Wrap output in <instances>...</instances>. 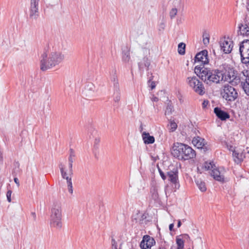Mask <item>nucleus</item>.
<instances>
[{
	"mask_svg": "<svg viewBox=\"0 0 249 249\" xmlns=\"http://www.w3.org/2000/svg\"><path fill=\"white\" fill-rule=\"evenodd\" d=\"M196 69L199 70V77L208 85L219 83L220 81L232 84L234 80H239V79H236L234 71L229 68L211 71L204 68L196 67Z\"/></svg>",
	"mask_w": 249,
	"mask_h": 249,
	"instance_id": "f257e3e1",
	"label": "nucleus"
},
{
	"mask_svg": "<svg viewBox=\"0 0 249 249\" xmlns=\"http://www.w3.org/2000/svg\"><path fill=\"white\" fill-rule=\"evenodd\" d=\"M64 59V55L59 51H53L41 54L40 67L42 71H46L60 63Z\"/></svg>",
	"mask_w": 249,
	"mask_h": 249,
	"instance_id": "f03ea898",
	"label": "nucleus"
},
{
	"mask_svg": "<svg viewBox=\"0 0 249 249\" xmlns=\"http://www.w3.org/2000/svg\"><path fill=\"white\" fill-rule=\"evenodd\" d=\"M172 154L174 157L183 160L193 159L196 155L195 151L190 146L179 142L174 144Z\"/></svg>",
	"mask_w": 249,
	"mask_h": 249,
	"instance_id": "7ed1b4c3",
	"label": "nucleus"
},
{
	"mask_svg": "<svg viewBox=\"0 0 249 249\" xmlns=\"http://www.w3.org/2000/svg\"><path fill=\"white\" fill-rule=\"evenodd\" d=\"M62 204L59 201H54L51 209L50 223L51 226L60 229L62 226Z\"/></svg>",
	"mask_w": 249,
	"mask_h": 249,
	"instance_id": "20e7f679",
	"label": "nucleus"
},
{
	"mask_svg": "<svg viewBox=\"0 0 249 249\" xmlns=\"http://www.w3.org/2000/svg\"><path fill=\"white\" fill-rule=\"evenodd\" d=\"M186 82L190 87L196 93L201 95L205 93V89L202 83L196 76L188 77L187 78Z\"/></svg>",
	"mask_w": 249,
	"mask_h": 249,
	"instance_id": "39448f33",
	"label": "nucleus"
},
{
	"mask_svg": "<svg viewBox=\"0 0 249 249\" xmlns=\"http://www.w3.org/2000/svg\"><path fill=\"white\" fill-rule=\"evenodd\" d=\"M221 94L224 99L231 102L234 101L238 97L236 90L229 84L223 86Z\"/></svg>",
	"mask_w": 249,
	"mask_h": 249,
	"instance_id": "423d86ee",
	"label": "nucleus"
},
{
	"mask_svg": "<svg viewBox=\"0 0 249 249\" xmlns=\"http://www.w3.org/2000/svg\"><path fill=\"white\" fill-rule=\"evenodd\" d=\"M242 62L245 64L249 63V40H244L239 48Z\"/></svg>",
	"mask_w": 249,
	"mask_h": 249,
	"instance_id": "0eeeda50",
	"label": "nucleus"
},
{
	"mask_svg": "<svg viewBox=\"0 0 249 249\" xmlns=\"http://www.w3.org/2000/svg\"><path fill=\"white\" fill-rule=\"evenodd\" d=\"M221 50L225 53H229L233 48V42L229 38L224 37L219 41Z\"/></svg>",
	"mask_w": 249,
	"mask_h": 249,
	"instance_id": "6e6552de",
	"label": "nucleus"
},
{
	"mask_svg": "<svg viewBox=\"0 0 249 249\" xmlns=\"http://www.w3.org/2000/svg\"><path fill=\"white\" fill-rule=\"evenodd\" d=\"M156 243L155 239L148 235H144L140 244L142 249H151Z\"/></svg>",
	"mask_w": 249,
	"mask_h": 249,
	"instance_id": "1a4fd4ad",
	"label": "nucleus"
},
{
	"mask_svg": "<svg viewBox=\"0 0 249 249\" xmlns=\"http://www.w3.org/2000/svg\"><path fill=\"white\" fill-rule=\"evenodd\" d=\"M38 0H31L30 17L34 19L38 17Z\"/></svg>",
	"mask_w": 249,
	"mask_h": 249,
	"instance_id": "9d476101",
	"label": "nucleus"
},
{
	"mask_svg": "<svg viewBox=\"0 0 249 249\" xmlns=\"http://www.w3.org/2000/svg\"><path fill=\"white\" fill-rule=\"evenodd\" d=\"M59 167L60 170L61 176L64 179H65L67 181H71V177L73 174L72 168L69 167L68 169H66L65 165L62 163H60L59 165Z\"/></svg>",
	"mask_w": 249,
	"mask_h": 249,
	"instance_id": "9b49d317",
	"label": "nucleus"
},
{
	"mask_svg": "<svg viewBox=\"0 0 249 249\" xmlns=\"http://www.w3.org/2000/svg\"><path fill=\"white\" fill-rule=\"evenodd\" d=\"M195 62L201 63L202 64H207L209 62L208 52L203 50L196 54L195 57Z\"/></svg>",
	"mask_w": 249,
	"mask_h": 249,
	"instance_id": "f8f14e48",
	"label": "nucleus"
},
{
	"mask_svg": "<svg viewBox=\"0 0 249 249\" xmlns=\"http://www.w3.org/2000/svg\"><path fill=\"white\" fill-rule=\"evenodd\" d=\"M243 76L245 78V81L241 82V85L244 92L249 96V71H244L242 72Z\"/></svg>",
	"mask_w": 249,
	"mask_h": 249,
	"instance_id": "ddd939ff",
	"label": "nucleus"
},
{
	"mask_svg": "<svg viewBox=\"0 0 249 249\" xmlns=\"http://www.w3.org/2000/svg\"><path fill=\"white\" fill-rule=\"evenodd\" d=\"M212 176L213 177V178L219 182H224L226 181L225 178L223 175V173L220 172L218 169L213 168L212 170V172L211 173Z\"/></svg>",
	"mask_w": 249,
	"mask_h": 249,
	"instance_id": "4468645a",
	"label": "nucleus"
},
{
	"mask_svg": "<svg viewBox=\"0 0 249 249\" xmlns=\"http://www.w3.org/2000/svg\"><path fill=\"white\" fill-rule=\"evenodd\" d=\"M122 60L124 63L127 65L130 64L131 62L130 50L127 47L123 50Z\"/></svg>",
	"mask_w": 249,
	"mask_h": 249,
	"instance_id": "2eb2a0df",
	"label": "nucleus"
},
{
	"mask_svg": "<svg viewBox=\"0 0 249 249\" xmlns=\"http://www.w3.org/2000/svg\"><path fill=\"white\" fill-rule=\"evenodd\" d=\"M110 78L113 83L114 89L118 90L120 87L116 70L114 69L110 72Z\"/></svg>",
	"mask_w": 249,
	"mask_h": 249,
	"instance_id": "dca6fc26",
	"label": "nucleus"
},
{
	"mask_svg": "<svg viewBox=\"0 0 249 249\" xmlns=\"http://www.w3.org/2000/svg\"><path fill=\"white\" fill-rule=\"evenodd\" d=\"M214 112L216 116L222 121L226 120L230 118V115L227 112L222 110L218 107L214 108Z\"/></svg>",
	"mask_w": 249,
	"mask_h": 249,
	"instance_id": "f3484780",
	"label": "nucleus"
},
{
	"mask_svg": "<svg viewBox=\"0 0 249 249\" xmlns=\"http://www.w3.org/2000/svg\"><path fill=\"white\" fill-rule=\"evenodd\" d=\"M142 140L145 144H152L155 142V138L153 136H150L149 133L143 132L142 135Z\"/></svg>",
	"mask_w": 249,
	"mask_h": 249,
	"instance_id": "a211bd4d",
	"label": "nucleus"
},
{
	"mask_svg": "<svg viewBox=\"0 0 249 249\" xmlns=\"http://www.w3.org/2000/svg\"><path fill=\"white\" fill-rule=\"evenodd\" d=\"M192 143L197 148H202L205 144V141L204 139L197 137L193 138Z\"/></svg>",
	"mask_w": 249,
	"mask_h": 249,
	"instance_id": "6ab92c4d",
	"label": "nucleus"
},
{
	"mask_svg": "<svg viewBox=\"0 0 249 249\" xmlns=\"http://www.w3.org/2000/svg\"><path fill=\"white\" fill-rule=\"evenodd\" d=\"M167 176L169 180L173 183H174L176 187L177 185L178 186V187H179V185L177 183L178 181V175L176 172L170 171L167 173Z\"/></svg>",
	"mask_w": 249,
	"mask_h": 249,
	"instance_id": "aec40b11",
	"label": "nucleus"
},
{
	"mask_svg": "<svg viewBox=\"0 0 249 249\" xmlns=\"http://www.w3.org/2000/svg\"><path fill=\"white\" fill-rule=\"evenodd\" d=\"M232 155L234 161L237 163L241 162L245 157L242 153H239L235 150L233 151Z\"/></svg>",
	"mask_w": 249,
	"mask_h": 249,
	"instance_id": "412c9836",
	"label": "nucleus"
},
{
	"mask_svg": "<svg viewBox=\"0 0 249 249\" xmlns=\"http://www.w3.org/2000/svg\"><path fill=\"white\" fill-rule=\"evenodd\" d=\"M239 33L243 36H248L249 35V26L247 24H241L239 26Z\"/></svg>",
	"mask_w": 249,
	"mask_h": 249,
	"instance_id": "4be33fe9",
	"label": "nucleus"
},
{
	"mask_svg": "<svg viewBox=\"0 0 249 249\" xmlns=\"http://www.w3.org/2000/svg\"><path fill=\"white\" fill-rule=\"evenodd\" d=\"M150 65V60L147 57H143L142 62L139 63V67L140 70L142 69L144 66L148 68Z\"/></svg>",
	"mask_w": 249,
	"mask_h": 249,
	"instance_id": "5701e85b",
	"label": "nucleus"
},
{
	"mask_svg": "<svg viewBox=\"0 0 249 249\" xmlns=\"http://www.w3.org/2000/svg\"><path fill=\"white\" fill-rule=\"evenodd\" d=\"M196 183L198 187V189L202 192H204L206 191L207 188L205 185V183L200 179H197L196 180Z\"/></svg>",
	"mask_w": 249,
	"mask_h": 249,
	"instance_id": "b1692460",
	"label": "nucleus"
},
{
	"mask_svg": "<svg viewBox=\"0 0 249 249\" xmlns=\"http://www.w3.org/2000/svg\"><path fill=\"white\" fill-rule=\"evenodd\" d=\"M185 44L184 43H180L178 45V53L181 55L184 54L185 53Z\"/></svg>",
	"mask_w": 249,
	"mask_h": 249,
	"instance_id": "393cba45",
	"label": "nucleus"
},
{
	"mask_svg": "<svg viewBox=\"0 0 249 249\" xmlns=\"http://www.w3.org/2000/svg\"><path fill=\"white\" fill-rule=\"evenodd\" d=\"M113 96L114 100L115 102H118L120 100L121 93L120 92V88L118 90L114 89Z\"/></svg>",
	"mask_w": 249,
	"mask_h": 249,
	"instance_id": "a878e982",
	"label": "nucleus"
},
{
	"mask_svg": "<svg viewBox=\"0 0 249 249\" xmlns=\"http://www.w3.org/2000/svg\"><path fill=\"white\" fill-rule=\"evenodd\" d=\"M180 237V236H178L176 238V242L178 245V249H183L184 247V241L183 239Z\"/></svg>",
	"mask_w": 249,
	"mask_h": 249,
	"instance_id": "bb28decb",
	"label": "nucleus"
},
{
	"mask_svg": "<svg viewBox=\"0 0 249 249\" xmlns=\"http://www.w3.org/2000/svg\"><path fill=\"white\" fill-rule=\"evenodd\" d=\"M210 36L206 31L203 33V42L204 45H207L209 43Z\"/></svg>",
	"mask_w": 249,
	"mask_h": 249,
	"instance_id": "cd10ccee",
	"label": "nucleus"
},
{
	"mask_svg": "<svg viewBox=\"0 0 249 249\" xmlns=\"http://www.w3.org/2000/svg\"><path fill=\"white\" fill-rule=\"evenodd\" d=\"M177 124L174 121H170V124L168 125V129L170 132L175 131L177 128Z\"/></svg>",
	"mask_w": 249,
	"mask_h": 249,
	"instance_id": "c85d7f7f",
	"label": "nucleus"
},
{
	"mask_svg": "<svg viewBox=\"0 0 249 249\" xmlns=\"http://www.w3.org/2000/svg\"><path fill=\"white\" fill-rule=\"evenodd\" d=\"M74 156V152L71 149L70 156L69 157V166L70 168H72V163L73 161V157Z\"/></svg>",
	"mask_w": 249,
	"mask_h": 249,
	"instance_id": "c756f323",
	"label": "nucleus"
},
{
	"mask_svg": "<svg viewBox=\"0 0 249 249\" xmlns=\"http://www.w3.org/2000/svg\"><path fill=\"white\" fill-rule=\"evenodd\" d=\"M214 167H215V166L211 162H205L204 164V168L207 170L211 169L212 170L213 168H214Z\"/></svg>",
	"mask_w": 249,
	"mask_h": 249,
	"instance_id": "7c9ffc66",
	"label": "nucleus"
},
{
	"mask_svg": "<svg viewBox=\"0 0 249 249\" xmlns=\"http://www.w3.org/2000/svg\"><path fill=\"white\" fill-rule=\"evenodd\" d=\"M178 13V9L176 8H172L169 13V15L171 19L175 17Z\"/></svg>",
	"mask_w": 249,
	"mask_h": 249,
	"instance_id": "2f4dec72",
	"label": "nucleus"
},
{
	"mask_svg": "<svg viewBox=\"0 0 249 249\" xmlns=\"http://www.w3.org/2000/svg\"><path fill=\"white\" fill-rule=\"evenodd\" d=\"M151 192L152 193L151 196L152 198L154 200L157 199L159 196L157 190L156 188H154L151 190Z\"/></svg>",
	"mask_w": 249,
	"mask_h": 249,
	"instance_id": "473e14b6",
	"label": "nucleus"
},
{
	"mask_svg": "<svg viewBox=\"0 0 249 249\" xmlns=\"http://www.w3.org/2000/svg\"><path fill=\"white\" fill-rule=\"evenodd\" d=\"M69 179V181L67 182V185H68V191L71 194H72L73 189H72V181H70V179Z\"/></svg>",
	"mask_w": 249,
	"mask_h": 249,
	"instance_id": "72a5a7b5",
	"label": "nucleus"
},
{
	"mask_svg": "<svg viewBox=\"0 0 249 249\" xmlns=\"http://www.w3.org/2000/svg\"><path fill=\"white\" fill-rule=\"evenodd\" d=\"M111 249H117V244L116 241L114 238L111 239Z\"/></svg>",
	"mask_w": 249,
	"mask_h": 249,
	"instance_id": "f704fd0d",
	"label": "nucleus"
},
{
	"mask_svg": "<svg viewBox=\"0 0 249 249\" xmlns=\"http://www.w3.org/2000/svg\"><path fill=\"white\" fill-rule=\"evenodd\" d=\"M173 110V107L171 106H168L165 111V115L171 114Z\"/></svg>",
	"mask_w": 249,
	"mask_h": 249,
	"instance_id": "c9c22d12",
	"label": "nucleus"
},
{
	"mask_svg": "<svg viewBox=\"0 0 249 249\" xmlns=\"http://www.w3.org/2000/svg\"><path fill=\"white\" fill-rule=\"evenodd\" d=\"M12 193V191L8 190L6 193V196H7V200L9 202H10L11 201V197Z\"/></svg>",
	"mask_w": 249,
	"mask_h": 249,
	"instance_id": "e433bc0d",
	"label": "nucleus"
},
{
	"mask_svg": "<svg viewBox=\"0 0 249 249\" xmlns=\"http://www.w3.org/2000/svg\"><path fill=\"white\" fill-rule=\"evenodd\" d=\"M159 172L163 180H165L166 178V176L164 175V173L160 169H159Z\"/></svg>",
	"mask_w": 249,
	"mask_h": 249,
	"instance_id": "4c0bfd02",
	"label": "nucleus"
},
{
	"mask_svg": "<svg viewBox=\"0 0 249 249\" xmlns=\"http://www.w3.org/2000/svg\"><path fill=\"white\" fill-rule=\"evenodd\" d=\"M151 89H153L156 87V83L154 81H152L150 85Z\"/></svg>",
	"mask_w": 249,
	"mask_h": 249,
	"instance_id": "58836bf2",
	"label": "nucleus"
},
{
	"mask_svg": "<svg viewBox=\"0 0 249 249\" xmlns=\"http://www.w3.org/2000/svg\"><path fill=\"white\" fill-rule=\"evenodd\" d=\"M165 28V24L163 22L160 24V30H163Z\"/></svg>",
	"mask_w": 249,
	"mask_h": 249,
	"instance_id": "ea45409f",
	"label": "nucleus"
},
{
	"mask_svg": "<svg viewBox=\"0 0 249 249\" xmlns=\"http://www.w3.org/2000/svg\"><path fill=\"white\" fill-rule=\"evenodd\" d=\"M180 236H182V239L184 238L185 239H190V237L187 234H183L182 235H180Z\"/></svg>",
	"mask_w": 249,
	"mask_h": 249,
	"instance_id": "a19ab883",
	"label": "nucleus"
},
{
	"mask_svg": "<svg viewBox=\"0 0 249 249\" xmlns=\"http://www.w3.org/2000/svg\"><path fill=\"white\" fill-rule=\"evenodd\" d=\"M14 182L16 183L17 186L18 187L19 186V181L18 178H15L14 179Z\"/></svg>",
	"mask_w": 249,
	"mask_h": 249,
	"instance_id": "79ce46f5",
	"label": "nucleus"
},
{
	"mask_svg": "<svg viewBox=\"0 0 249 249\" xmlns=\"http://www.w3.org/2000/svg\"><path fill=\"white\" fill-rule=\"evenodd\" d=\"M87 87L89 88V89L92 90L94 88V86L92 84H89L87 85Z\"/></svg>",
	"mask_w": 249,
	"mask_h": 249,
	"instance_id": "37998d69",
	"label": "nucleus"
},
{
	"mask_svg": "<svg viewBox=\"0 0 249 249\" xmlns=\"http://www.w3.org/2000/svg\"><path fill=\"white\" fill-rule=\"evenodd\" d=\"M100 142V139L98 138H96L94 141V145H97Z\"/></svg>",
	"mask_w": 249,
	"mask_h": 249,
	"instance_id": "c03bdc74",
	"label": "nucleus"
},
{
	"mask_svg": "<svg viewBox=\"0 0 249 249\" xmlns=\"http://www.w3.org/2000/svg\"><path fill=\"white\" fill-rule=\"evenodd\" d=\"M173 227H174V224L172 223V224H170L169 227V230L170 231H172L173 229Z\"/></svg>",
	"mask_w": 249,
	"mask_h": 249,
	"instance_id": "a18cd8bd",
	"label": "nucleus"
},
{
	"mask_svg": "<svg viewBox=\"0 0 249 249\" xmlns=\"http://www.w3.org/2000/svg\"><path fill=\"white\" fill-rule=\"evenodd\" d=\"M181 221L180 220H178V228H179L180 226H181Z\"/></svg>",
	"mask_w": 249,
	"mask_h": 249,
	"instance_id": "49530a36",
	"label": "nucleus"
},
{
	"mask_svg": "<svg viewBox=\"0 0 249 249\" xmlns=\"http://www.w3.org/2000/svg\"><path fill=\"white\" fill-rule=\"evenodd\" d=\"M159 100L158 98L157 97H154L153 99V101L155 102H157Z\"/></svg>",
	"mask_w": 249,
	"mask_h": 249,
	"instance_id": "de8ad7c7",
	"label": "nucleus"
},
{
	"mask_svg": "<svg viewBox=\"0 0 249 249\" xmlns=\"http://www.w3.org/2000/svg\"><path fill=\"white\" fill-rule=\"evenodd\" d=\"M158 249H165L163 247H160Z\"/></svg>",
	"mask_w": 249,
	"mask_h": 249,
	"instance_id": "09e8293b",
	"label": "nucleus"
},
{
	"mask_svg": "<svg viewBox=\"0 0 249 249\" xmlns=\"http://www.w3.org/2000/svg\"><path fill=\"white\" fill-rule=\"evenodd\" d=\"M32 214L34 216H36V215H35V213H32Z\"/></svg>",
	"mask_w": 249,
	"mask_h": 249,
	"instance_id": "8fccbe9b",
	"label": "nucleus"
},
{
	"mask_svg": "<svg viewBox=\"0 0 249 249\" xmlns=\"http://www.w3.org/2000/svg\"><path fill=\"white\" fill-rule=\"evenodd\" d=\"M197 238L198 239H200V240L201 241V238L200 237H199V236L197 237Z\"/></svg>",
	"mask_w": 249,
	"mask_h": 249,
	"instance_id": "3c124183",
	"label": "nucleus"
},
{
	"mask_svg": "<svg viewBox=\"0 0 249 249\" xmlns=\"http://www.w3.org/2000/svg\"><path fill=\"white\" fill-rule=\"evenodd\" d=\"M203 106L204 107L206 105L205 101H204L203 103Z\"/></svg>",
	"mask_w": 249,
	"mask_h": 249,
	"instance_id": "603ef678",
	"label": "nucleus"
},
{
	"mask_svg": "<svg viewBox=\"0 0 249 249\" xmlns=\"http://www.w3.org/2000/svg\"><path fill=\"white\" fill-rule=\"evenodd\" d=\"M2 161V157L0 156V161Z\"/></svg>",
	"mask_w": 249,
	"mask_h": 249,
	"instance_id": "864d4df0",
	"label": "nucleus"
},
{
	"mask_svg": "<svg viewBox=\"0 0 249 249\" xmlns=\"http://www.w3.org/2000/svg\"><path fill=\"white\" fill-rule=\"evenodd\" d=\"M248 153H249V151L248 152Z\"/></svg>",
	"mask_w": 249,
	"mask_h": 249,
	"instance_id": "5fc2aeb1",
	"label": "nucleus"
}]
</instances>
